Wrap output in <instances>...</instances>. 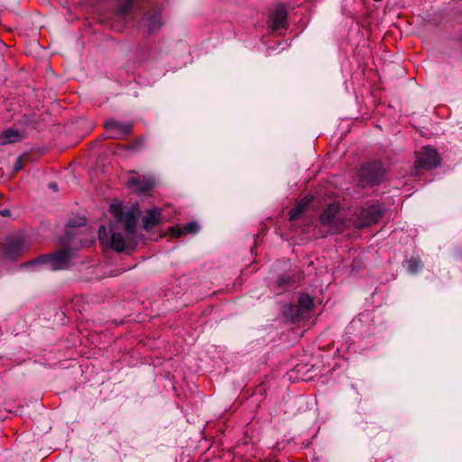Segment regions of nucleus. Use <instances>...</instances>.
<instances>
[{"label":"nucleus","mask_w":462,"mask_h":462,"mask_svg":"<svg viewBox=\"0 0 462 462\" xmlns=\"http://www.w3.org/2000/svg\"><path fill=\"white\" fill-rule=\"evenodd\" d=\"M141 25L147 28L149 34L159 31L162 26L160 14L156 11L146 12L142 18Z\"/></svg>","instance_id":"9"},{"label":"nucleus","mask_w":462,"mask_h":462,"mask_svg":"<svg viewBox=\"0 0 462 462\" xmlns=\"http://www.w3.org/2000/svg\"><path fill=\"white\" fill-rule=\"evenodd\" d=\"M171 236L175 238L180 237L183 234H185L184 228L180 227H171Z\"/></svg>","instance_id":"22"},{"label":"nucleus","mask_w":462,"mask_h":462,"mask_svg":"<svg viewBox=\"0 0 462 462\" xmlns=\"http://www.w3.org/2000/svg\"><path fill=\"white\" fill-rule=\"evenodd\" d=\"M115 220L110 221L108 230L105 226L98 228L101 245H109L116 252L130 254L135 248V229L137 216L134 211H125L121 205H111Z\"/></svg>","instance_id":"1"},{"label":"nucleus","mask_w":462,"mask_h":462,"mask_svg":"<svg viewBox=\"0 0 462 462\" xmlns=\"http://www.w3.org/2000/svg\"><path fill=\"white\" fill-rule=\"evenodd\" d=\"M25 250L24 242L21 238L8 241L4 247V254L6 258L14 260Z\"/></svg>","instance_id":"10"},{"label":"nucleus","mask_w":462,"mask_h":462,"mask_svg":"<svg viewBox=\"0 0 462 462\" xmlns=\"http://www.w3.org/2000/svg\"><path fill=\"white\" fill-rule=\"evenodd\" d=\"M75 257L74 251L69 248L59 249L51 254H42L37 258L27 262L25 266L35 264H48L52 271L67 270L71 265V260Z\"/></svg>","instance_id":"2"},{"label":"nucleus","mask_w":462,"mask_h":462,"mask_svg":"<svg viewBox=\"0 0 462 462\" xmlns=\"http://www.w3.org/2000/svg\"><path fill=\"white\" fill-rule=\"evenodd\" d=\"M48 186L50 189H51L55 191L58 190V185L56 182H50Z\"/></svg>","instance_id":"26"},{"label":"nucleus","mask_w":462,"mask_h":462,"mask_svg":"<svg viewBox=\"0 0 462 462\" xmlns=\"http://www.w3.org/2000/svg\"><path fill=\"white\" fill-rule=\"evenodd\" d=\"M302 277V273L299 272L293 273H283L277 279V285L285 290L286 288L298 283Z\"/></svg>","instance_id":"14"},{"label":"nucleus","mask_w":462,"mask_h":462,"mask_svg":"<svg viewBox=\"0 0 462 462\" xmlns=\"http://www.w3.org/2000/svg\"><path fill=\"white\" fill-rule=\"evenodd\" d=\"M2 137L5 139L4 143H16L22 140V134L19 131L14 129H7L3 132Z\"/></svg>","instance_id":"18"},{"label":"nucleus","mask_w":462,"mask_h":462,"mask_svg":"<svg viewBox=\"0 0 462 462\" xmlns=\"http://www.w3.org/2000/svg\"><path fill=\"white\" fill-rule=\"evenodd\" d=\"M287 10L283 5L277 6L273 15V27L275 30L285 28L287 26Z\"/></svg>","instance_id":"13"},{"label":"nucleus","mask_w":462,"mask_h":462,"mask_svg":"<svg viewBox=\"0 0 462 462\" xmlns=\"http://www.w3.org/2000/svg\"><path fill=\"white\" fill-rule=\"evenodd\" d=\"M339 206L336 203L329 204L320 214L319 222L322 226H328L332 233L341 231V226L338 222L337 214Z\"/></svg>","instance_id":"6"},{"label":"nucleus","mask_w":462,"mask_h":462,"mask_svg":"<svg viewBox=\"0 0 462 462\" xmlns=\"http://www.w3.org/2000/svg\"><path fill=\"white\" fill-rule=\"evenodd\" d=\"M146 143V138L144 136H139L135 138L130 144H117L116 148L120 151L132 150L134 152L141 151Z\"/></svg>","instance_id":"16"},{"label":"nucleus","mask_w":462,"mask_h":462,"mask_svg":"<svg viewBox=\"0 0 462 462\" xmlns=\"http://www.w3.org/2000/svg\"><path fill=\"white\" fill-rule=\"evenodd\" d=\"M161 209L158 208H150L143 217V226L146 231L152 229L161 221Z\"/></svg>","instance_id":"12"},{"label":"nucleus","mask_w":462,"mask_h":462,"mask_svg":"<svg viewBox=\"0 0 462 462\" xmlns=\"http://www.w3.org/2000/svg\"><path fill=\"white\" fill-rule=\"evenodd\" d=\"M71 238V234L69 231H67L66 232V235H65V239H66V243H68Z\"/></svg>","instance_id":"27"},{"label":"nucleus","mask_w":462,"mask_h":462,"mask_svg":"<svg viewBox=\"0 0 462 462\" xmlns=\"http://www.w3.org/2000/svg\"><path fill=\"white\" fill-rule=\"evenodd\" d=\"M23 168V162H22V158L21 157H18L14 164V167H13V171L14 172H18L19 171H21Z\"/></svg>","instance_id":"23"},{"label":"nucleus","mask_w":462,"mask_h":462,"mask_svg":"<svg viewBox=\"0 0 462 462\" xmlns=\"http://www.w3.org/2000/svg\"><path fill=\"white\" fill-rule=\"evenodd\" d=\"M402 266L412 275L419 273L423 267V263L419 257H411L402 262Z\"/></svg>","instance_id":"15"},{"label":"nucleus","mask_w":462,"mask_h":462,"mask_svg":"<svg viewBox=\"0 0 462 462\" xmlns=\"http://www.w3.org/2000/svg\"><path fill=\"white\" fill-rule=\"evenodd\" d=\"M440 163V158L435 149L425 147L418 155L415 161L417 169L430 170Z\"/></svg>","instance_id":"7"},{"label":"nucleus","mask_w":462,"mask_h":462,"mask_svg":"<svg viewBox=\"0 0 462 462\" xmlns=\"http://www.w3.org/2000/svg\"><path fill=\"white\" fill-rule=\"evenodd\" d=\"M0 215L3 217H10L11 211H10V209H7V208L2 209V210H0Z\"/></svg>","instance_id":"25"},{"label":"nucleus","mask_w":462,"mask_h":462,"mask_svg":"<svg viewBox=\"0 0 462 462\" xmlns=\"http://www.w3.org/2000/svg\"><path fill=\"white\" fill-rule=\"evenodd\" d=\"M85 224V219L84 218H71L69 223H68V226L69 227H77V226H81Z\"/></svg>","instance_id":"21"},{"label":"nucleus","mask_w":462,"mask_h":462,"mask_svg":"<svg viewBox=\"0 0 462 462\" xmlns=\"http://www.w3.org/2000/svg\"><path fill=\"white\" fill-rule=\"evenodd\" d=\"M309 201L300 202L295 205L289 212V219L291 221H295L299 219L303 213L306 211Z\"/></svg>","instance_id":"17"},{"label":"nucleus","mask_w":462,"mask_h":462,"mask_svg":"<svg viewBox=\"0 0 462 462\" xmlns=\"http://www.w3.org/2000/svg\"><path fill=\"white\" fill-rule=\"evenodd\" d=\"M104 127L107 131L114 132V135H110L109 138H125L132 134L133 124L132 123H121L115 119L107 120L104 123Z\"/></svg>","instance_id":"8"},{"label":"nucleus","mask_w":462,"mask_h":462,"mask_svg":"<svg viewBox=\"0 0 462 462\" xmlns=\"http://www.w3.org/2000/svg\"><path fill=\"white\" fill-rule=\"evenodd\" d=\"M313 307V299L308 293H301L297 302L282 307V315L287 321L298 323L309 316Z\"/></svg>","instance_id":"3"},{"label":"nucleus","mask_w":462,"mask_h":462,"mask_svg":"<svg viewBox=\"0 0 462 462\" xmlns=\"http://www.w3.org/2000/svg\"><path fill=\"white\" fill-rule=\"evenodd\" d=\"M185 234H197L199 230V226L197 222H189L186 224L184 226Z\"/></svg>","instance_id":"20"},{"label":"nucleus","mask_w":462,"mask_h":462,"mask_svg":"<svg viewBox=\"0 0 462 462\" xmlns=\"http://www.w3.org/2000/svg\"><path fill=\"white\" fill-rule=\"evenodd\" d=\"M385 213L383 204H371L362 208L356 219V227L364 228L374 225L380 221Z\"/></svg>","instance_id":"5"},{"label":"nucleus","mask_w":462,"mask_h":462,"mask_svg":"<svg viewBox=\"0 0 462 462\" xmlns=\"http://www.w3.org/2000/svg\"><path fill=\"white\" fill-rule=\"evenodd\" d=\"M134 0H125L118 9L120 14L126 15L130 13V10L133 6Z\"/></svg>","instance_id":"19"},{"label":"nucleus","mask_w":462,"mask_h":462,"mask_svg":"<svg viewBox=\"0 0 462 462\" xmlns=\"http://www.w3.org/2000/svg\"><path fill=\"white\" fill-rule=\"evenodd\" d=\"M386 171L379 161L364 164L358 171V178L364 186H376L385 179Z\"/></svg>","instance_id":"4"},{"label":"nucleus","mask_w":462,"mask_h":462,"mask_svg":"<svg viewBox=\"0 0 462 462\" xmlns=\"http://www.w3.org/2000/svg\"><path fill=\"white\" fill-rule=\"evenodd\" d=\"M129 187L135 188L138 193H146L154 188V180L147 177H132L128 180Z\"/></svg>","instance_id":"11"},{"label":"nucleus","mask_w":462,"mask_h":462,"mask_svg":"<svg viewBox=\"0 0 462 462\" xmlns=\"http://www.w3.org/2000/svg\"><path fill=\"white\" fill-rule=\"evenodd\" d=\"M23 122L28 125H35V120L33 119L32 116L31 115H24L23 116Z\"/></svg>","instance_id":"24"}]
</instances>
